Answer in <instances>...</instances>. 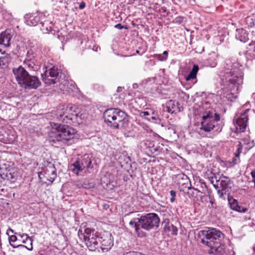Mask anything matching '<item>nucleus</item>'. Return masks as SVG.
Returning <instances> with one entry per match:
<instances>
[{
	"label": "nucleus",
	"mask_w": 255,
	"mask_h": 255,
	"mask_svg": "<svg viewBox=\"0 0 255 255\" xmlns=\"http://www.w3.org/2000/svg\"><path fill=\"white\" fill-rule=\"evenodd\" d=\"M72 108H73V107L72 106H70H70H67V109H69L70 110H71Z\"/></svg>",
	"instance_id": "obj_56"
},
{
	"label": "nucleus",
	"mask_w": 255,
	"mask_h": 255,
	"mask_svg": "<svg viewBox=\"0 0 255 255\" xmlns=\"http://www.w3.org/2000/svg\"><path fill=\"white\" fill-rule=\"evenodd\" d=\"M104 207L105 209H107V208L109 207V206L108 205H105Z\"/></svg>",
	"instance_id": "obj_57"
},
{
	"label": "nucleus",
	"mask_w": 255,
	"mask_h": 255,
	"mask_svg": "<svg viewBox=\"0 0 255 255\" xmlns=\"http://www.w3.org/2000/svg\"><path fill=\"white\" fill-rule=\"evenodd\" d=\"M34 55L35 54L33 50L29 49L27 51L25 59H27L30 61L35 60Z\"/></svg>",
	"instance_id": "obj_26"
},
{
	"label": "nucleus",
	"mask_w": 255,
	"mask_h": 255,
	"mask_svg": "<svg viewBox=\"0 0 255 255\" xmlns=\"http://www.w3.org/2000/svg\"><path fill=\"white\" fill-rule=\"evenodd\" d=\"M248 208L239 205L237 208V210L235 211L240 213H246L248 211Z\"/></svg>",
	"instance_id": "obj_33"
},
{
	"label": "nucleus",
	"mask_w": 255,
	"mask_h": 255,
	"mask_svg": "<svg viewBox=\"0 0 255 255\" xmlns=\"http://www.w3.org/2000/svg\"><path fill=\"white\" fill-rule=\"evenodd\" d=\"M38 177L40 179H41V175L42 174V172H39L38 173Z\"/></svg>",
	"instance_id": "obj_52"
},
{
	"label": "nucleus",
	"mask_w": 255,
	"mask_h": 255,
	"mask_svg": "<svg viewBox=\"0 0 255 255\" xmlns=\"http://www.w3.org/2000/svg\"><path fill=\"white\" fill-rule=\"evenodd\" d=\"M251 112L249 109H246L236 114V124L237 129L240 131H244L246 129L249 120V113Z\"/></svg>",
	"instance_id": "obj_8"
},
{
	"label": "nucleus",
	"mask_w": 255,
	"mask_h": 255,
	"mask_svg": "<svg viewBox=\"0 0 255 255\" xmlns=\"http://www.w3.org/2000/svg\"><path fill=\"white\" fill-rule=\"evenodd\" d=\"M228 202L230 207L233 210H237L239 204L237 200L234 199L232 197L228 196Z\"/></svg>",
	"instance_id": "obj_24"
},
{
	"label": "nucleus",
	"mask_w": 255,
	"mask_h": 255,
	"mask_svg": "<svg viewBox=\"0 0 255 255\" xmlns=\"http://www.w3.org/2000/svg\"><path fill=\"white\" fill-rule=\"evenodd\" d=\"M216 127L215 122L213 121V115L211 112H208L202 117L200 129L206 132H210Z\"/></svg>",
	"instance_id": "obj_10"
},
{
	"label": "nucleus",
	"mask_w": 255,
	"mask_h": 255,
	"mask_svg": "<svg viewBox=\"0 0 255 255\" xmlns=\"http://www.w3.org/2000/svg\"><path fill=\"white\" fill-rule=\"evenodd\" d=\"M156 57L157 59L161 61H164L166 60L167 58L166 56H163V55L158 54L156 55Z\"/></svg>",
	"instance_id": "obj_39"
},
{
	"label": "nucleus",
	"mask_w": 255,
	"mask_h": 255,
	"mask_svg": "<svg viewBox=\"0 0 255 255\" xmlns=\"http://www.w3.org/2000/svg\"><path fill=\"white\" fill-rule=\"evenodd\" d=\"M242 149H243V146H242V143H241V142L239 141L238 145V149L234 154V155H235V157L236 158L239 157L241 153L242 152Z\"/></svg>",
	"instance_id": "obj_30"
},
{
	"label": "nucleus",
	"mask_w": 255,
	"mask_h": 255,
	"mask_svg": "<svg viewBox=\"0 0 255 255\" xmlns=\"http://www.w3.org/2000/svg\"><path fill=\"white\" fill-rule=\"evenodd\" d=\"M35 60H28L27 59H24L23 61V65L29 69L31 71H35Z\"/></svg>",
	"instance_id": "obj_23"
},
{
	"label": "nucleus",
	"mask_w": 255,
	"mask_h": 255,
	"mask_svg": "<svg viewBox=\"0 0 255 255\" xmlns=\"http://www.w3.org/2000/svg\"><path fill=\"white\" fill-rule=\"evenodd\" d=\"M78 235L79 239L84 241L87 248L91 251L100 249L103 252H106L114 245L112 235L108 231L99 233L93 228H86L84 230V233L79 229Z\"/></svg>",
	"instance_id": "obj_1"
},
{
	"label": "nucleus",
	"mask_w": 255,
	"mask_h": 255,
	"mask_svg": "<svg viewBox=\"0 0 255 255\" xmlns=\"http://www.w3.org/2000/svg\"><path fill=\"white\" fill-rule=\"evenodd\" d=\"M82 115H79V113H76L75 114H71L70 115H65L61 121H62L63 123L70 124L71 123V122L73 121L74 119L77 120L78 118L82 119Z\"/></svg>",
	"instance_id": "obj_21"
},
{
	"label": "nucleus",
	"mask_w": 255,
	"mask_h": 255,
	"mask_svg": "<svg viewBox=\"0 0 255 255\" xmlns=\"http://www.w3.org/2000/svg\"><path fill=\"white\" fill-rule=\"evenodd\" d=\"M9 242L10 245L12 244L11 243L15 242L17 240V237L15 235H9Z\"/></svg>",
	"instance_id": "obj_38"
},
{
	"label": "nucleus",
	"mask_w": 255,
	"mask_h": 255,
	"mask_svg": "<svg viewBox=\"0 0 255 255\" xmlns=\"http://www.w3.org/2000/svg\"><path fill=\"white\" fill-rule=\"evenodd\" d=\"M86 6V4L84 2H82L79 4V8L82 9L84 8Z\"/></svg>",
	"instance_id": "obj_48"
},
{
	"label": "nucleus",
	"mask_w": 255,
	"mask_h": 255,
	"mask_svg": "<svg viewBox=\"0 0 255 255\" xmlns=\"http://www.w3.org/2000/svg\"><path fill=\"white\" fill-rule=\"evenodd\" d=\"M220 120V115L217 114V113H215V117H214V119H213V121L215 122V123L216 122H218Z\"/></svg>",
	"instance_id": "obj_42"
},
{
	"label": "nucleus",
	"mask_w": 255,
	"mask_h": 255,
	"mask_svg": "<svg viewBox=\"0 0 255 255\" xmlns=\"http://www.w3.org/2000/svg\"><path fill=\"white\" fill-rule=\"evenodd\" d=\"M162 55H163V56H166V58H167L168 51H164L163 52Z\"/></svg>",
	"instance_id": "obj_50"
},
{
	"label": "nucleus",
	"mask_w": 255,
	"mask_h": 255,
	"mask_svg": "<svg viewBox=\"0 0 255 255\" xmlns=\"http://www.w3.org/2000/svg\"><path fill=\"white\" fill-rule=\"evenodd\" d=\"M209 198L210 199V205L209 206L210 208L216 209L217 207L216 204L215 203L214 200L212 199L211 195H209Z\"/></svg>",
	"instance_id": "obj_34"
},
{
	"label": "nucleus",
	"mask_w": 255,
	"mask_h": 255,
	"mask_svg": "<svg viewBox=\"0 0 255 255\" xmlns=\"http://www.w3.org/2000/svg\"><path fill=\"white\" fill-rule=\"evenodd\" d=\"M32 242L33 240L31 237H30L29 236H27L25 240H23L22 243L26 244L27 242H29V246H24L23 245H18L17 246H15L14 244H11V246L13 248H25L27 249L29 251H32L33 249L32 247Z\"/></svg>",
	"instance_id": "obj_20"
},
{
	"label": "nucleus",
	"mask_w": 255,
	"mask_h": 255,
	"mask_svg": "<svg viewBox=\"0 0 255 255\" xmlns=\"http://www.w3.org/2000/svg\"><path fill=\"white\" fill-rule=\"evenodd\" d=\"M136 53L137 54H139V51L138 50H136Z\"/></svg>",
	"instance_id": "obj_59"
},
{
	"label": "nucleus",
	"mask_w": 255,
	"mask_h": 255,
	"mask_svg": "<svg viewBox=\"0 0 255 255\" xmlns=\"http://www.w3.org/2000/svg\"><path fill=\"white\" fill-rule=\"evenodd\" d=\"M172 224L170 223L169 220L168 219H165L162 222V225L165 231L169 230V228Z\"/></svg>",
	"instance_id": "obj_31"
},
{
	"label": "nucleus",
	"mask_w": 255,
	"mask_h": 255,
	"mask_svg": "<svg viewBox=\"0 0 255 255\" xmlns=\"http://www.w3.org/2000/svg\"><path fill=\"white\" fill-rule=\"evenodd\" d=\"M201 234L204 236L201 239V242L210 248L208 251L209 254L221 255L223 252L221 242L224 238V234L215 228L202 231Z\"/></svg>",
	"instance_id": "obj_3"
},
{
	"label": "nucleus",
	"mask_w": 255,
	"mask_h": 255,
	"mask_svg": "<svg viewBox=\"0 0 255 255\" xmlns=\"http://www.w3.org/2000/svg\"><path fill=\"white\" fill-rule=\"evenodd\" d=\"M12 72L17 83L20 86H21L22 84H24V81L30 73L22 66H19L17 68H13Z\"/></svg>",
	"instance_id": "obj_13"
},
{
	"label": "nucleus",
	"mask_w": 255,
	"mask_h": 255,
	"mask_svg": "<svg viewBox=\"0 0 255 255\" xmlns=\"http://www.w3.org/2000/svg\"><path fill=\"white\" fill-rule=\"evenodd\" d=\"M170 194L171 196V198L170 199V201L171 203H173L175 200V197L176 195V192L174 190H171L170 191Z\"/></svg>",
	"instance_id": "obj_36"
},
{
	"label": "nucleus",
	"mask_w": 255,
	"mask_h": 255,
	"mask_svg": "<svg viewBox=\"0 0 255 255\" xmlns=\"http://www.w3.org/2000/svg\"><path fill=\"white\" fill-rule=\"evenodd\" d=\"M177 178H178V180H182L183 181V182L179 181V184L186 185L185 187L187 188L188 190L192 189L190 181L187 175L184 174H178Z\"/></svg>",
	"instance_id": "obj_19"
},
{
	"label": "nucleus",
	"mask_w": 255,
	"mask_h": 255,
	"mask_svg": "<svg viewBox=\"0 0 255 255\" xmlns=\"http://www.w3.org/2000/svg\"><path fill=\"white\" fill-rule=\"evenodd\" d=\"M65 110V108L64 106H62V108L59 107V109H58V111L57 113V118L59 120L61 121V119L63 118V117L65 116V112L64 111H63Z\"/></svg>",
	"instance_id": "obj_28"
},
{
	"label": "nucleus",
	"mask_w": 255,
	"mask_h": 255,
	"mask_svg": "<svg viewBox=\"0 0 255 255\" xmlns=\"http://www.w3.org/2000/svg\"><path fill=\"white\" fill-rule=\"evenodd\" d=\"M167 108L168 112L171 114L177 113L183 110V107L179 102L173 100H170L167 102Z\"/></svg>",
	"instance_id": "obj_15"
},
{
	"label": "nucleus",
	"mask_w": 255,
	"mask_h": 255,
	"mask_svg": "<svg viewBox=\"0 0 255 255\" xmlns=\"http://www.w3.org/2000/svg\"><path fill=\"white\" fill-rule=\"evenodd\" d=\"M226 77L229 78L230 83L233 85H240L243 83V75L238 68L232 69L226 72Z\"/></svg>",
	"instance_id": "obj_11"
},
{
	"label": "nucleus",
	"mask_w": 255,
	"mask_h": 255,
	"mask_svg": "<svg viewBox=\"0 0 255 255\" xmlns=\"http://www.w3.org/2000/svg\"><path fill=\"white\" fill-rule=\"evenodd\" d=\"M117 90H118V92H121V91H122V88L121 87H119L118 88Z\"/></svg>",
	"instance_id": "obj_53"
},
{
	"label": "nucleus",
	"mask_w": 255,
	"mask_h": 255,
	"mask_svg": "<svg viewBox=\"0 0 255 255\" xmlns=\"http://www.w3.org/2000/svg\"><path fill=\"white\" fill-rule=\"evenodd\" d=\"M51 125L52 129L49 133L51 141L65 142L73 138L75 130L68 126L55 123H51Z\"/></svg>",
	"instance_id": "obj_5"
},
{
	"label": "nucleus",
	"mask_w": 255,
	"mask_h": 255,
	"mask_svg": "<svg viewBox=\"0 0 255 255\" xmlns=\"http://www.w3.org/2000/svg\"><path fill=\"white\" fill-rule=\"evenodd\" d=\"M75 186L78 188H83V181H77L75 183Z\"/></svg>",
	"instance_id": "obj_40"
},
{
	"label": "nucleus",
	"mask_w": 255,
	"mask_h": 255,
	"mask_svg": "<svg viewBox=\"0 0 255 255\" xmlns=\"http://www.w3.org/2000/svg\"><path fill=\"white\" fill-rule=\"evenodd\" d=\"M193 189L196 191H197L198 192H200V191L199 190H198L197 189H195L194 188H193Z\"/></svg>",
	"instance_id": "obj_58"
},
{
	"label": "nucleus",
	"mask_w": 255,
	"mask_h": 255,
	"mask_svg": "<svg viewBox=\"0 0 255 255\" xmlns=\"http://www.w3.org/2000/svg\"><path fill=\"white\" fill-rule=\"evenodd\" d=\"M55 177L52 176L47 178V180L49 182V184H52L55 179Z\"/></svg>",
	"instance_id": "obj_44"
},
{
	"label": "nucleus",
	"mask_w": 255,
	"mask_h": 255,
	"mask_svg": "<svg viewBox=\"0 0 255 255\" xmlns=\"http://www.w3.org/2000/svg\"><path fill=\"white\" fill-rule=\"evenodd\" d=\"M246 23L248 25V26L252 27L255 25V21L254 20V18L251 16H248L246 18Z\"/></svg>",
	"instance_id": "obj_29"
},
{
	"label": "nucleus",
	"mask_w": 255,
	"mask_h": 255,
	"mask_svg": "<svg viewBox=\"0 0 255 255\" xmlns=\"http://www.w3.org/2000/svg\"><path fill=\"white\" fill-rule=\"evenodd\" d=\"M68 84V82L67 81L65 82V84Z\"/></svg>",
	"instance_id": "obj_62"
},
{
	"label": "nucleus",
	"mask_w": 255,
	"mask_h": 255,
	"mask_svg": "<svg viewBox=\"0 0 255 255\" xmlns=\"http://www.w3.org/2000/svg\"><path fill=\"white\" fill-rule=\"evenodd\" d=\"M166 231L171 232V233L173 235H176L177 233V229L173 225L170 226L169 230H167Z\"/></svg>",
	"instance_id": "obj_32"
},
{
	"label": "nucleus",
	"mask_w": 255,
	"mask_h": 255,
	"mask_svg": "<svg viewBox=\"0 0 255 255\" xmlns=\"http://www.w3.org/2000/svg\"><path fill=\"white\" fill-rule=\"evenodd\" d=\"M19 235L21 237V238H24V237H25L26 238L27 237V236H28V235L26 234H22V235H20V234H19Z\"/></svg>",
	"instance_id": "obj_51"
},
{
	"label": "nucleus",
	"mask_w": 255,
	"mask_h": 255,
	"mask_svg": "<svg viewBox=\"0 0 255 255\" xmlns=\"http://www.w3.org/2000/svg\"><path fill=\"white\" fill-rule=\"evenodd\" d=\"M84 189H90L94 187V184L89 180H85L83 181Z\"/></svg>",
	"instance_id": "obj_27"
},
{
	"label": "nucleus",
	"mask_w": 255,
	"mask_h": 255,
	"mask_svg": "<svg viewBox=\"0 0 255 255\" xmlns=\"http://www.w3.org/2000/svg\"><path fill=\"white\" fill-rule=\"evenodd\" d=\"M127 255H142V254L139 252H130L127 253Z\"/></svg>",
	"instance_id": "obj_45"
},
{
	"label": "nucleus",
	"mask_w": 255,
	"mask_h": 255,
	"mask_svg": "<svg viewBox=\"0 0 255 255\" xmlns=\"http://www.w3.org/2000/svg\"><path fill=\"white\" fill-rule=\"evenodd\" d=\"M41 85V82L38 77L31 73L24 81V84L20 86L25 89H36Z\"/></svg>",
	"instance_id": "obj_12"
},
{
	"label": "nucleus",
	"mask_w": 255,
	"mask_h": 255,
	"mask_svg": "<svg viewBox=\"0 0 255 255\" xmlns=\"http://www.w3.org/2000/svg\"><path fill=\"white\" fill-rule=\"evenodd\" d=\"M115 27L116 28H118L119 29H122L124 28H125L126 29H127V27H124V26H123L121 23H118L115 25Z\"/></svg>",
	"instance_id": "obj_43"
},
{
	"label": "nucleus",
	"mask_w": 255,
	"mask_h": 255,
	"mask_svg": "<svg viewBox=\"0 0 255 255\" xmlns=\"http://www.w3.org/2000/svg\"><path fill=\"white\" fill-rule=\"evenodd\" d=\"M235 38L242 42L246 43L249 39V33L245 29H237L235 32Z\"/></svg>",
	"instance_id": "obj_16"
},
{
	"label": "nucleus",
	"mask_w": 255,
	"mask_h": 255,
	"mask_svg": "<svg viewBox=\"0 0 255 255\" xmlns=\"http://www.w3.org/2000/svg\"><path fill=\"white\" fill-rule=\"evenodd\" d=\"M49 173H51V175L52 176L54 177L55 178L56 177V169L53 165L52 166H50L46 168L45 173L49 175Z\"/></svg>",
	"instance_id": "obj_25"
},
{
	"label": "nucleus",
	"mask_w": 255,
	"mask_h": 255,
	"mask_svg": "<svg viewBox=\"0 0 255 255\" xmlns=\"http://www.w3.org/2000/svg\"><path fill=\"white\" fill-rule=\"evenodd\" d=\"M59 74V70L57 68L53 66L49 69H46L44 74H42L41 76L43 81L45 84L51 85L56 83L59 81L58 78Z\"/></svg>",
	"instance_id": "obj_9"
},
{
	"label": "nucleus",
	"mask_w": 255,
	"mask_h": 255,
	"mask_svg": "<svg viewBox=\"0 0 255 255\" xmlns=\"http://www.w3.org/2000/svg\"><path fill=\"white\" fill-rule=\"evenodd\" d=\"M9 232H11L12 233H14V231H13L12 229H11V228H9L7 229V231H6V234H7L8 236H9Z\"/></svg>",
	"instance_id": "obj_49"
},
{
	"label": "nucleus",
	"mask_w": 255,
	"mask_h": 255,
	"mask_svg": "<svg viewBox=\"0 0 255 255\" xmlns=\"http://www.w3.org/2000/svg\"><path fill=\"white\" fill-rule=\"evenodd\" d=\"M217 184H214V187L217 189L219 187L221 189L218 190V194L220 198H224V195L228 194L231 188V182L229 177L222 176L219 180L216 179Z\"/></svg>",
	"instance_id": "obj_7"
},
{
	"label": "nucleus",
	"mask_w": 255,
	"mask_h": 255,
	"mask_svg": "<svg viewBox=\"0 0 255 255\" xmlns=\"http://www.w3.org/2000/svg\"><path fill=\"white\" fill-rule=\"evenodd\" d=\"M216 62H213L212 64H211L210 65H211V66H212V67H214V66H216Z\"/></svg>",
	"instance_id": "obj_54"
},
{
	"label": "nucleus",
	"mask_w": 255,
	"mask_h": 255,
	"mask_svg": "<svg viewBox=\"0 0 255 255\" xmlns=\"http://www.w3.org/2000/svg\"><path fill=\"white\" fill-rule=\"evenodd\" d=\"M11 38V36L8 31L5 30L1 32L0 33V44L5 47L9 46Z\"/></svg>",
	"instance_id": "obj_18"
},
{
	"label": "nucleus",
	"mask_w": 255,
	"mask_h": 255,
	"mask_svg": "<svg viewBox=\"0 0 255 255\" xmlns=\"http://www.w3.org/2000/svg\"><path fill=\"white\" fill-rule=\"evenodd\" d=\"M25 18L26 24L30 26H36L40 21V17L36 14H26Z\"/></svg>",
	"instance_id": "obj_17"
},
{
	"label": "nucleus",
	"mask_w": 255,
	"mask_h": 255,
	"mask_svg": "<svg viewBox=\"0 0 255 255\" xmlns=\"http://www.w3.org/2000/svg\"><path fill=\"white\" fill-rule=\"evenodd\" d=\"M175 22L178 23H181L183 22V17L179 16L177 17L175 19Z\"/></svg>",
	"instance_id": "obj_41"
},
{
	"label": "nucleus",
	"mask_w": 255,
	"mask_h": 255,
	"mask_svg": "<svg viewBox=\"0 0 255 255\" xmlns=\"http://www.w3.org/2000/svg\"><path fill=\"white\" fill-rule=\"evenodd\" d=\"M239 159V158H236L235 157V155L234 156V158L232 159V162H231V163H233V164H236L237 163L238 161L237 160Z\"/></svg>",
	"instance_id": "obj_47"
},
{
	"label": "nucleus",
	"mask_w": 255,
	"mask_h": 255,
	"mask_svg": "<svg viewBox=\"0 0 255 255\" xmlns=\"http://www.w3.org/2000/svg\"><path fill=\"white\" fill-rule=\"evenodd\" d=\"M103 117L107 124L115 128H126L128 125L127 115L119 109H109L106 110Z\"/></svg>",
	"instance_id": "obj_4"
},
{
	"label": "nucleus",
	"mask_w": 255,
	"mask_h": 255,
	"mask_svg": "<svg viewBox=\"0 0 255 255\" xmlns=\"http://www.w3.org/2000/svg\"><path fill=\"white\" fill-rule=\"evenodd\" d=\"M167 9L165 7L163 6L159 8L158 11L160 13L161 15L165 16L167 14Z\"/></svg>",
	"instance_id": "obj_35"
},
{
	"label": "nucleus",
	"mask_w": 255,
	"mask_h": 255,
	"mask_svg": "<svg viewBox=\"0 0 255 255\" xmlns=\"http://www.w3.org/2000/svg\"><path fill=\"white\" fill-rule=\"evenodd\" d=\"M199 70V67L197 65L194 64L189 75L186 77V81H190L196 78V75Z\"/></svg>",
	"instance_id": "obj_22"
},
{
	"label": "nucleus",
	"mask_w": 255,
	"mask_h": 255,
	"mask_svg": "<svg viewBox=\"0 0 255 255\" xmlns=\"http://www.w3.org/2000/svg\"><path fill=\"white\" fill-rule=\"evenodd\" d=\"M139 116L152 123L155 124L160 123V119L158 117L157 112L152 109H148L147 111L140 112Z\"/></svg>",
	"instance_id": "obj_14"
},
{
	"label": "nucleus",
	"mask_w": 255,
	"mask_h": 255,
	"mask_svg": "<svg viewBox=\"0 0 255 255\" xmlns=\"http://www.w3.org/2000/svg\"><path fill=\"white\" fill-rule=\"evenodd\" d=\"M253 251H254V255H255V244L253 247Z\"/></svg>",
	"instance_id": "obj_55"
},
{
	"label": "nucleus",
	"mask_w": 255,
	"mask_h": 255,
	"mask_svg": "<svg viewBox=\"0 0 255 255\" xmlns=\"http://www.w3.org/2000/svg\"><path fill=\"white\" fill-rule=\"evenodd\" d=\"M42 24V27H41V30L44 33H48L49 31L51 30V27L49 28L47 26H45V24L44 23H40Z\"/></svg>",
	"instance_id": "obj_37"
},
{
	"label": "nucleus",
	"mask_w": 255,
	"mask_h": 255,
	"mask_svg": "<svg viewBox=\"0 0 255 255\" xmlns=\"http://www.w3.org/2000/svg\"><path fill=\"white\" fill-rule=\"evenodd\" d=\"M92 160L89 154H85L81 160H77L71 166H73L72 171L78 174L79 172L86 171L89 168H92Z\"/></svg>",
	"instance_id": "obj_6"
},
{
	"label": "nucleus",
	"mask_w": 255,
	"mask_h": 255,
	"mask_svg": "<svg viewBox=\"0 0 255 255\" xmlns=\"http://www.w3.org/2000/svg\"><path fill=\"white\" fill-rule=\"evenodd\" d=\"M253 18H254V20L255 22V16Z\"/></svg>",
	"instance_id": "obj_60"
},
{
	"label": "nucleus",
	"mask_w": 255,
	"mask_h": 255,
	"mask_svg": "<svg viewBox=\"0 0 255 255\" xmlns=\"http://www.w3.org/2000/svg\"><path fill=\"white\" fill-rule=\"evenodd\" d=\"M63 90H66V91H68V90L66 88L64 89Z\"/></svg>",
	"instance_id": "obj_61"
},
{
	"label": "nucleus",
	"mask_w": 255,
	"mask_h": 255,
	"mask_svg": "<svg viewBox=\"0 0 255 255\" xmlns=\"http://www.w3.org/2000/svg\"><path fill=\"white\" fill-rule=\"evenodd\" d=\"M251 175L253 179V182L255 185V169L251 172Z\"/></svg>",
	"instance_id": "obj_46"
},
{
	"label": "nucleus",
	"mask_w": 255,
	"mask_h": 255,
	"mask_svg": "<svg viewBox=\"0 0 255 255\" xmlns=\"http://www.w3.org/2000/svg\"><path fill=\"white\" fill-rule=\"evenodd\" d=\"M160 219L158 216L154 213L146 214L140 217L134 218L129 222L130 228L134 229L135 233L139 237L145 236L142 229L145 231H150L156 229L159 226Z\"/></svg>",
	"instance_id": "obj_2"
}]
</instances>
